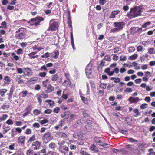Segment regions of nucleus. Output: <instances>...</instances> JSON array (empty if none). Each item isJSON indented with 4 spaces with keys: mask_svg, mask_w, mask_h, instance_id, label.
<instances>
[{
    "mask_svg": "<svg viewBox=\"0 0 155 155\" xmlns=\"http://www.w3.org/2000/svg\"><path fill=\"white\" fill-rule=\"evenodd\" d=\"M139 100V99L138 97L134 98L132 97H130L129 99V101L130 103H136Z\"/></svg>",
    "mask_w": 155,
    "mask_h": 155,
    "instance_id": "14",
    "label": "nucleus"
},
{
    "mask_svg": "<svg viewBox=\"0 0 155 155\" xmlns=\"http://www.w3.org/2000/svg\"><path fill=\"white\" fill-rule=\"evenodd\" d=\"M15 144L13 143L9 146V149L11 150H13L14 149Z\"/></svg>",
    "mask_w": 155,
    "mask_h": 155,
    "instance_id": "56",
    "label": "nucleus"
},
{
    "mask_svg": "<svg viewBox=\"0 0 155 155\" xmlns=\"http://www.w3.org/2000/svg\"><path fill=\"white\" fill-rule=\"evenodd\" d=\"M22 29V28H20L19 30V32H20L21 31ZM25 34L24 32H19V34L17 36V38L19 39H23L25 38Z\"/></svg>",
    "mask_w": 155,
    "mask_h": 155,
    "instance_id": "11",
    "label": "nucleus"
},
{
    "mask_svg": "<svg viewBox=\"0 0 155 155\" xmlns=\"http://www.w3.org/2000/svg\"><path fill=\"white\" fill-rule=\"evenodd\" d=\"M44 20V18L41 17H38L33 18L31 19L30 21L28 23L31 25H35L37 26L39 25L40 23Z\"/></svg>",
    "mask_w": 155,
    "mask_h": 155,
    "instance_id": "2",
    "label": "nucleus"
},
{
    "mask_svg": "<svg viewBox=\"0 0 155 155\" xmlns=\"http://www.w3.org/2000/svg\"><path fill=\"white\" fill-rule=\"evenodd\" d=\"M43 137L44 138L46 139L47 140H50L52 139L51 134L49 132L45 133Z\"/></svg>",
    "mask_w": 155,
    "mask_h": 155,
    "instance_id": "16",
    "label": "nucleus"
},
{
    "mask_svg": "<svg viewBox=\"0 0 155 155\" xmlns=\"http://www.w3.org/2000/svg\"><path fill=\"white\" fill-rule=\"evenodd\" d=\"M4 80V83L6 84H8L11 81L9 77L8 76L5 77Z\"/></svg>",
    "mask_w": 155,
    "mask_h": 155,
    "instance_id": "17",
    "label": "nucleus"
},
{
    "mask_svg": "<svg viewBox=\"0 0 155 155\" xmlns=\"http://www.w3.org/2000/svg\"><path fill=\"white\" fill-rule=\"evenodd\" d=\"M46 74V73L45 72H41L39 74V75L41 77H45Z\"/></svg>",
    "mask_w": 155,
    "mask_h": 155,
    "instance_id": "45",
    "label": "nucleus"
},
{
    "mask_svg": "<svg viewBox=\"0 0 155 155\" xmlns=\"http://www.w3.org/2000/svg\"><path fill=\"white\" fill-rule=\"evenodd\" d=\"M37 99L38 101V102L39 103L41 104L42 101V100L41 99V95H39L38 94L37 95Z\"/></svg>",
    "mask_w": 155,
    "mask_h": 155,
    "instance_id": "40",
    "label": "nucleus"
},
{
    "mask_svg": "<svg viewBox=\"0 0 155 155\" xmlns=\"http://www.w3.org/2000/svg\"><path fill=\"white\" fill-rule=\"evenodd\" d=\"M22 51V49L20 48L18 49L16 51V52L17 54L19 55L21 54Z\"/></svg>",
    "mask_w": 155,
    "mask_h": 155,
    "instance_id": "59",
    "label": "nucleus"
},
{
    "mask_svg": "<svg viewBox=\"0 0 155 155\" xmlns=\"http://www.w3.org/2000/svg\"><path fill=\"white\" fill-rule=\"evenodd\" d=\"M24 74L25 75L28 76H31L32 74V71L29 68H24Z\"/></svg>",
    "mask_w": 155,
    "mask_h": 155,
    "instance_id": "9",
    "label": "nucleus"
},
{
    "mask_svg": "<svg viewBox=\"0 0 155 155\" xmlns=\"http://www.w3.org/2000/svg\"><path fill=\"white\" fill-rule=\"evenodd\" d=\"M45 101L49 104L50 107H52L54 104V101L51 100H47Z\"/></svg>",
    "mask_w": 155,
    "mask_h": 155,
    "instance_id": "19",
    "label": "nucleus"
},
{
    "mask_svg": "<svg viewBox=\"0 0 155 155\" xmlns=\"http://www.w3.org/2000/svg\"><path fill=\"white\" fill-rule=\"evenodd\" d=\"M31 133V130L30 129H27L25 132V133L27 134H30Z\"/></svg>",
    "mask_w": 155,
    "mask_h": 155,
    "instance_id": "58",
    "label": "nucleus"
},
{
    "mask_svg": "<svg viewBox=\"0 0 155 155\" xmlns=\"http://www.w3.org/2000/svg\"><path fill=\"white\" fill-rule=\"evenodd\" d=\"M100 145L107 148H108L109 147V144L107 143H101V144H100Z\"/></svg>",
    "mask_w": 155,
    "mask_h": 155,
    "instance_id": "50",
    "label": "nucleus"
},
{
    "mask_svg": "<svg viewBox=\"0 0 155 155\" xmlns=\"http://www.w3.org/2000/svg\"><path fill=\"white\" fill-rule=\"evenodd\" d=\"M83 114L84 117L85 118L87 117L88 115V114L85 111H83Z\"/></svg>",
    "mask_w": 155,
    "mask_h": 155,
    "instance_id": "61",
    "label": "nucleus"
},
{
    "mask_svg": "<svg viewBox=\"0 0 155 155\" xmlns=\"http://www.w3.org/2000/svg\"><path fill=\"white\" fill-rule=\"evenodd\" d=\"M16 81L19 84H21L24 82V81L23 80L17 79V78H16Z\"/></svg>",
    "mask_w": 155,
    "mask_h": 155,
    "instance_id": "39",
    "label": "nucleus"
},
{
    "mask_svg": "<svg viewBox=\"0 0 155 155\" xmlns=\"http://www.w3.org/2000/svg\"><path fill=\"white\" fill-rule=\"evenodd\" d=\"M41 86L37 84L34 87V89L35 90H39L40 89Z\"/></svg>",
    "mask_w": 155,
    "mask_h": 155,
    "instance_id": "55",
    "label": "nucleus"
},
{
    "mask_svg": "<svg viewBox=\"0 0 155 155\" xmlns=\"http://www.w3.org/2000/svg\"><path fill=\"white\" fill-rule=\"evenodd\" d=\"M33 126L35 128H38L40 127V125L38 123H35L33 124Z\"/></svg>",
    "mask_w": 155,
    "mask_h": 155,
    "instance_id": "47",
    "label": "nucleus"
},
{
    "mask_svg": "<svg viewBox=\"0 0 155 155\" xmlns=\"http://www.w3.org/2000/svg\"><path fill=\"white\" fill-rule=\"evenodd\" d=\"M49 26L48 29V31H56L58 27V23L54 19H52L50 21Z\"/></svg>",
    "mask_w": 155,
    "mask_h": 155,
    "instance_id": "3",
    "label": "nucleus"
},
{
    "mask_svg": "<svg viewBox=\"0 0 155 155\" xmlns=\"http://www.w3.org/2000/svg\"><path fill=\"white\" fill-rule=\"evenodd\" d=\"M142 8L139 6H136L131 9L130 12L127 14V16L130 18L141 15Z\"/></svg>",
    "mask_w": 155,
    "mask_h": 155,
    "instance_id": "1",
    "label": "nucleus"
},
{
    "mask_svg": "<svg viewBox=\"0 0 155 155\" xmlns=\"http://www.w3.org/2000/svg\"><path fill=\"white\" fill-rule=\"evenodd\" d=\"M36 139L35 138V136L34 135H33L30 138L29 140H28V143H30V142H32L35 140Z\"/></svg>",
    "mask_w": 155,
    "mask_h": 155,
    "instance_id": "26",
    "label": "nucleus"
},
{
    "mask_svg": "<svg viewBox=\"0 0 155 155\" xmlns=\"http://www.w3.org/2000/svg\"><path fill=\"white\" fill-rule=\"evenodd\" d=\"M126 59H127V57H126V56H121L120 57V60L121 61H126Z\"/></svg>",
    "mask_w": 155,
    "mask_h": 155,
    "instance_id": "32",
    "label": "nucleus"
},
{
    "mask_svg": "<svg viewBox=\"0 0 155 155\" xmlns=\"http://www.w3.org/2000/svg\"><path fill=\"white\" fill-rule=\"evenodd\" d=\"M17 73L19 74H22V73H24L23 70L21 68H17Z\"/></svg>",
    "mask_w": 155,
    "mask_h": 155,
    "instance_id": "33",
    "label": "nucleus"
},
{
    "mask_svg": "<svg viewBox=\"0 0 155 155\" xmlns=\"http://www.w3.org/2000/svg\"><path fill=\"white\" fill-rule=\"evenodd\" d=\"M143 49V47L141 46H139L137 47V50L138 51H140Z\"/></svg>",
    "mask_w": 155,
    "mask_h": 155,
    "instance_id": "62",
    "label": "nucleus"
},
{
    "mask_svg": "<svg viewBox=\"0 0 155 155\" xmlns=\"http://www.w3.org/2000/svg\"><path fill=\"white\" fill-rule=\"evenodd\" d=\"M52 112V110H51L49 109H47L44 111L45 113L47 114H51Z\"/></svg>",
    "mask_w": 155,
    "mask_h": 155,
    "instance_id": "46",
    "label": "nucleus"
},
{
    "mask_svg": "<svg viewBox=\"0 0 155 155\" xmlns=\"http://www.w3.org/2000/svg\"><path fill=\"white\" fill-rule=\"evenodd\" d=\"M70 148L71 150H75L76 149V146L71 144L70 145Z\"/></svg>",
    "mask_w": 155,
    "mask_h": 155,
    "instance_id": "42",
    "label": "nucleus"
},
{
    "mask_svg": "<svg viewBox=\"0 0 155 155\" xmlns=\"http://www.w3.org/2000/svg\"><path fill=\"white\" fill-rule=\"evenodd\" d=\"M55 144L54 143H51L49 144V147L51 149L54 150L55 148Z\"/></svg>",
    "mask_w": 155,
    "mask_h": 155,
    "instance_id": "27",
    "label": "nucleus"
},
{
    "mask_svg": "<svg viewBox=\"0 0 155 155\" xmlns=\"http://www.w3.org/2000/svg\"><path fill=\"white\" fill-rule=\"evenodd\" d=\"M60 110V109L59 107H57L54 108L53 110V112L55 113H58Z\"/></svg>",
    "mask_w": 155,
    "mask_h": 155,
    "instance_id": "52",
    "label": "nucleus"
},
{
    "mask_svg": "<svg viewBox=\"0 0 155 155\" xmlns=\"http://www.w3.org/2000/svg\"><path fill=\"white\" fill-rule=\"evenodd\" d=\"M134 81L136 84L140 83L142 81V80L141 78H139L135 80Z\"/></svg>",
    "mask_w": 155,
    "mask_h": 155,
    "instance_id": "51",
    "label": "nucleus"
},
{
    "mask_svg": "<svg viewBox=\"0 0 155 155\" xmlns=\"http://www.w3.org/2000/svg\"><path fill=\"white\" fill-rule=\"evenodd\" d=\"M91 150L95 152H97L98 151V149L96 146L94 144H91L90 147Z\"/></svg>",
    "mask_w": 155,
    "mask_h": 155,
    "instance_id": "15",
    "label": "nucleus"
},
{
    "mask_svg": "<svg viewBox=\"0 0 155 155\" xmlns=\"http://www.w3.org/2000/svg\"><path fill=\"white\" fill-rule=\"evenodd\" d=\"M14 6H13L8 5L7 7V9L10 10H13L14 9Z\"/></svg>",
    "mask_w": 155,
    "mask_h": 155,
    "instance_id": "60",
    "label": "nucleus"
},
{
    "mask_svg": "<svg viewBox=\"0 0 155 155\" xmlns=\"http://www.w3.org/2000/svg\"><path fill=\"white\" fill-rule=\"evenodd\" d=\"M148 65L147 64L142 65L141 66V68L143 70H145L147 68Z\"/></svg>",
    "mask_w": 155,
    "mask_h": 155,
    "instance_id": "57",
    "label": "nucleus"
},
{
    "mask_svg": "<svg viewBox=\"0 0 155 155\" xmlns=\"http://www.w3.org/2000/svg\"><path fill=\"white\" fill-rule=\"evenodd\" d=\"M94 141L95 142L97 143H102L101 140H99L98 137H96L94 138Z\"/></svg>",
    "mask_w": 155,
    "mask_h": 155,
    "instance_id": "34",
    "label": "nucleus"
},
{
    "mask_svg": "<svg viewBox=\"0 0 155 155\" xmlns=\"http://www.w3.org/2000/svg\"><path fill=\"white\" fill-rule=\"evenodd\" d=\"M61 137H63L64 138L67 137V135L65 133L63 132H61L59 134Z\"/></svg>",
    "mask_w": 155,
    "mask_h": 155,
    "instance_id": "29",
    "label": "nucleus"
},
{
    "mask_svg": "<svg viewBox=\"0 0 155 155\" xmlns=\"http://www.w3.org/2000/svg\"><path fill=\"white\" fill-rule=\"evenodd\" d=\"M25 140V136H20L18 138V143L21 145L24 144Z\"/></svg>",
    "mask_w": 155,
    "mask_h": 155,
    "instance_id": "10",
    "label": "nucleus"
},
{
    "mask_svg": "<svg viewBox=\"0 0 155 155\" xmlns=\"http://www.w3.org/2000/svg\"><path fill=\"white\" fill-rule=\"evenodd\" d=\"M85 128L87 130H91L93 128V123L90 120H87L85 122Z\"/></svg>",
    "mask_w": 155,
    "mask_h": 155,
    "instance_id": "7",
    "label": "nucleus"
},
{
    "mask_svg": "<svg viewBox=\"0 0 155 155\" xmlns=\"http://www.w3.org/2000/svg\"><path fill=\"white\" fill-rule=\"evenodd\" d=\"M7 90L6 89H2L0 90V94L2 97L5 96V94L7 92Z\"/></svg>",
    "mask_w": 155,
    "mask_h": 155,
    "instance_id": "18",
    "label": "nucleus"
},
{
    "mask_svg": "<svg viewBox=\"0 0 155 155\" xmlns=\"http://www.w3.org/2000/svg\"><path fill=\"white\" fill-rule=\"evenodd\" d=\"M10 127L9 126L6 127H5L3 128V133L4 134H5L7 133L10 130L9 128Z\"/></svg>",
    "mask_w": 155,
    "mask_h": 155,
    "instance_id": "22",
    "label": "nucleus"
},
{
    "mask_svg": "<svg viewBox=\"0 0 155 155\" xmlns=\"http://www.w3.org/2000/svg\"><path fill=\"white\" fill-rule=\"evenodd\" d=\"M145 100L147 102H149L151 101V99L150 97H147L145 99Z\"/></svg>",
    "mask_w": 155,
    "mask_h": 155,
    "instance_id": "63",
    "label": "nucleus"
},
{
    "mask_svg": "<svg viewBox=\"0 0 155 155\" xmlns=\"http://www.w3.org/2000/svg\"><path fill=\"white\" fill-rule=\"evenodd\" d=\"M41 144V143L38 141H36L34 142L32 144V146H35L34 149L35 150H38L39 149V147Z\"/></svg>",
    "mask_w": 155,
    "mask_h": 155,
    "instance_id": "8",
    "label": "nucleus"
},
{
    "mask_svg": "<svg viewBox=\"0 0 155 155\" xmlns=\"http://www.w3.org/2000/svg\"><path fill=\"white\" fill-rule=\"evenodd\" d=\"M71 39L72 45L73 46L74 45V41L72 33H71Z\"/></svg>",
    "mask_w": 155,
    "mask_h": 155,
    "instance_id": "49",
    "label": "nucleus"
},
{
    "mask_svg": "<svg viewBox=\"0 0 155 155\" xmlns=\"http://www.w3.org/2000/svg\"><path fill=\"white\" fill-rule=\"evenodd\" d=\"M149 64L150 66H152L155 65V61H152L150 62Z\"/></svg>",
    "mask_w": 155,
    "mask_h": 155,
    "instance_id": "64",
    "label": "nucleus"
},
{
    "mask_svg": "<svg viewBox=\"0 0 155 155\" xmlns=\"http://www.w3.org/2000/svg\"><path fill=\"white\" fill-rule=\"evenodd\" d=\"M12 56L14 58L16 61L18 60L19 59V57L16 55L14 53H11Z\"/></svg>",
    "mask_w": 155,
    "mask_h": 155,
    "instance_id": "24",
    "label": "nucleus"
},
{
    "mask_svg": "<svg viewBox=\"0 0 155 155\" xmlns=\"http://www.w3.org/2000/svg\"><path fill=\"white\" fill-rule=\"evenodd\" d=\"M135 48L133 47H131L129 48L128 51L130 52H132L135 50Z\"/></svg>",
    "mask_w": 155,
    "mask_h": 155,
    "instance_id": "38",
    "label": "nucleus"
},
{
    "mask_svg": "<svg viewBox=\"0 0 155 155\" xmlns=\"http://www.w3.org/2000/svg\"><path fill=\"white\" fill-rule=\"evenodd\" d=\"M114 24L115 25V26L116 27L114 28L112 31L113 32L118 31L121 30L124 24L123 22H114Z\"/></svg>",
    "mask_w": 155,
    "mask_h": 155,
    "instance_id": "5",
    "label": "nucleus"
},
{
    "mask_svg": "<svg viewBox=\"0 0 155 155\" xmlns=\"http://www.w3.org/2000/svg\"><path fill=\"white\" fill-rule=\"evenodd\" d=\"M74 115L70 112L67 111L61 114V117L64 119H68L69 120H72L74 117Z\"/></svg>",
    "mask_w": 155,
    "mask_h": 155,
    "instance_id": "4",
    "label": "nucleus"
},
{
    "mask_svg": "<svg viewBox=\"0 0 155 155\" xmlns=\"http://www.w3.org/2000/svg\"><path fill=\"white\" fill-rule=\"evenodd\" d=\"M38 78L36 77H34L30 79L29 80L30 82H32V81H37Z\"/></svg>",
    "mask_w": 155,
    "mask_h": 155,
    "instance_id": "54",
    "label": "nucleus"
},
{
    "mask_svg": "<svg viewBox=\"0 0 155 155\" xmlns=\"http://www.w3.org/2000/svg\"><path fill=\"white\" fill-rule=\"evenodd\" d=\"M6 123L8 125H12L13 124V122L12 121V120L10 119H8L7 120L6 122Z\"/></svg>",
    "mask_w": 155,
    "mask_h": 155,
    "instance_id": "35",
    "label": "nucleus"
},
{
    "mask_svg": "<svg viewBox=\"0 0 155 155\" xmlns=\"http://www.w3.org/2000/svg\"><path fill=\"white\" fill-rule=\"evenodd\" d=\"M92 64L89 63L87 66L86 69V74L87 76L89 78H91L92 77Z\"/></svg>",
    "mask_w": 155,
    "mask_h": 155,
    "instance_id": "6",
    "label": "nucleus"
},
{
    "mask_svg": "<svg viewBox=\"0 0 155 155\" xmlns=\"http://www.w3.org/2000/svg\"><path fill=\"white\" fill-rule=\"evenodd\" d=\"M50 56V54L48 52H47L44 55H42L41 56V57L42 58H48Z\"/></svg>",
    "mask_w": 155,
    "mask_h": 155,
    "instance_id": "36",
    "label": "nucleus"
},
{
    "mask_svg": "<svg viewBox=\"0 0 155 155\" xmlns=\"http://www.w3.org/2000/svg\"><path fill=\"white\" fill-rule=\"evenodd\" d=\"M48 122V120L47 119H44L40 121V123L41 124H46Z\"/></svg>",
    "mask_w": 155,
    "mask_h": 155,
    "instance_id": "30",
    "label": "nucleus"
},
{
    "mask_svg": "<svg viewBox=\"0 0 155 155\" xmlns=\"http://www.w3.org/2000/svg\"><path fill=\"white\" fill-rule=\"evenodd\" d=\"M47 88V89L45 91V92L47 93H50L54 90V87L50 84L48 85Z\"/></svg>",
    "mask_w": 155,
    "mask_h": 155,
    "instance_id": "13",
    "label": "nucleus"
},
{
    "mask_svg": "<svg viewBox=\"0 0 155 155\" xmlns=\"http://www.w3.org/2000/svg\"><path fill=\"white\" fill-rule=\"evenodd\" d=\"M154 51V49L153 48H151L149 49L148 52L150 54H152L153 53ZM155 52V51L154 52V53Z\"/></svg>",
    "mask_w": 155,
    "mask_h": 155,
    "instance_id": "43",
    "label": "nucleus"
},
{
    "mask_svg": "<svg viewBox=\"0 0 155 155\" xmlns=\"http://www.w3.org/2000/svg\"><path fill=\"white\" fill-rule=\"evenodd\" d=\"M137 54H134L130 56L129 57V59L131 60H135L137 57Z\"/></svg>",
    "mask_w": 155,
    "mask_h": 155,
    "instance_id": "21",
    "label": "nucleus"
},
{
    "mask_svg": "<svg viewBox=\"0 0 155 155\" xmlns=\"http://www.w3.org/2000/svg\"><path fill=\"white\" fill-rule=\"evenodd\" d=\"M58 78V75L57 74H55L52 76L51 80L53 81H55L57 80Z\"/></svg>",
    "mask_w": 155,
    "mask_h": 155,
    "instance_id": "31",
    "label": "nucleus"
},
{
    "mask_svg": "<svg viewBox=\"0 0 155 155\" xmlns=\"http://www.w3.org/2000/svg\"><path fill=\"white\" fill-rule=\"evenodd\" d=\"M40 95L42 98H46L48 97V95L44 93L41 94Z\"/></svg>",
    "mask_w": 155,
    "mask_h": 155,
    "instance_id": "41",
    "label": "nucleus"
},
{
    "mask_svg": "<svg viewBox=\"0 0 155 155\" xmlns=\"http://www.w3.org/2000/svg\"><path fill=\"white\" fill-rule=\"evenodd\" d=\"M8 116L7 114H3L2 116L0 117V121H3L7 118Z\"/></svg>",
    "mask_w": 155,
    "mask_h": 155,
    "instance_id": "20",
    "label": "nucleus"
},
{
    "mask_svg": "<svg viewBox=\"0 0 155 155\" xmlns=\"http://www.w3.org/2000/svg\"><path fill=\"white\" fill-rule=\"evenodd\" d=\"M120 82V79L118 78H115L114 82L116 83H117Z\"/></svg>",
    "mask_w": 155,
    "mask_h": 155,
    "instance_id": "53",
    "label": "nucleus"
},
{
    "mask_svg": "<svg viewBox=\"0 0 155 155\" xmlns=\"http://www.w3.org/2000/svg\"><path fill=\"white\" fill-rule=\"evenodd\" d=\"M151 24V23L150 21L147 22L142 25V27L143 28H146L148 25H150Z\"/></svg>",
    "mask_w": 155,
    "mask_h": 155,
    "instance_id": "28",
    "label": "nucleus"
},
{
    "mask_svg": "<svg viewBox=\"0 0 155 155\" xmlns=\"http://www.w3.org/2000/svg\"><path fill=\"white\" fill-rule=\"evenodd\" d=\"M104 59L106 61H109L110 60V57L109 55H107L105 56Z\"/></svg>",
    "mask_w": 155,
    "mask_h": 155,
    "instance_id": "48",
    "label": "nucleus"
},
{
    "mask_svg": "<svg viewBox=\"0 0 155 155\" xmlns=\"http://www.w3.org/2000/svg\"><path fill=\"white\" fill-rule=\"evenodd\" d=\"M147 104L144 103L142 104L140 107L142 109H144L147 108Z\"/></svg>",
    "mask_w": 155,
    "mask_h": 155,
    "instance_id": "44",
    "label": "nucleus"
},
{
    "mask_svg": "<svg viewBox=\"0 0 155 155\" xmlns=\"http://www.w3.org/2000/svg\"><path fill=\"white\" fill-rule=\"evenodd\" d=\"M33 112L35 115H38L41 113V112L38 110L35 109L33 110Z\"/></svg>",
    "mask_w": 155,
    "mask_h": 155,
    "instance_id": "25",
    "label": "nucleus"
},
{
    "mask_svg": "<svg viewBox=\"0 0 155 155\" xmlns=\"http://www.w3.org/2000/svg\"><path fill=\"white\" fill-rule=\"evenodd\" d=\"M149 151L150 152L149 154V155H155V152H153V149H150L149 150Z\"/></svg>",
    "mask_w": 155,
    "mask_h": 155,
    "instance_id": "37",
    "label": "nucleus"
},
{
    "mask_svg": "<svg viewBox=\"0 0 155 155\" xmlns=\"http://www.w3.org/2000/svg\"><path fill=\"white\" fill-rule=\"evenodd\" d=\"M120 11L119 10L114 11L112 12L109 17L110 18H114L115 17L116 15L119 14Z\"/></svg>",
    "mask_w": 155,
    "mask_h": 155,
    "instance_id": "12",
    "label": "nucleus"
},
{
    "mask_svg": "<svg viewBox=\"0 0 155 155\" xmlns=\"http://www.w3.org/2000/svg\"><path fill=\"white\" fill-rule=\"evenodd\" d=\"M21 93L22 94V96L24 97H25L28 94V92L26 90H23Z\"/></svg>",
    "mask_w": 155,
    "mask_h": 155,
    "instance_id": "23",
    "label": "nucleus"
}]
</instances>
